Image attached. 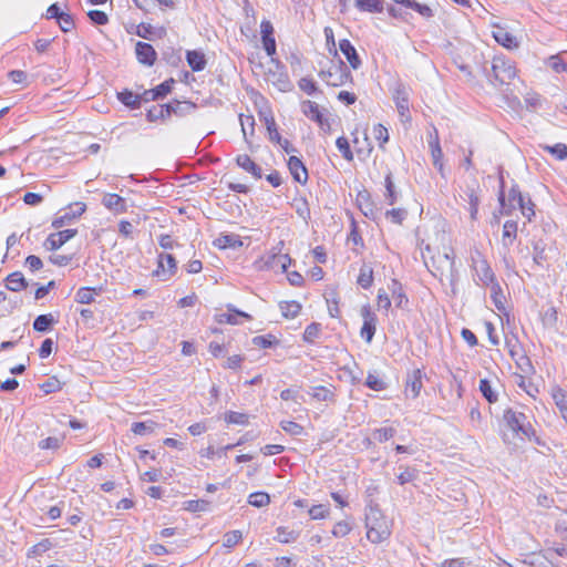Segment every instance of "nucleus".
<instances>
[{
    "instance_id": "nucleus-31",
    "label": "nucleus",
    "mask_w": 567,
    "mask_h": 567,
    "mask_svg": "<svg viewBox=\"0 0 567 567\" xmlns=\"http://www.w3.org/2000/svg\"><path fill=\"white\" fill-rule=\"evenodd\" d=\"M550 393L560 414L567 411V392L559 386H554Z\"/></svg>"
},
{
    "instance_id": "nucleus-62",
    "label": "nucleus",
    "mask_w": 567,
    "mask_h": 567,
    "mask_svg": "<svg viewBox=\"0 0 567 567\" xmlns=\"http://www.w3.org/2000/svg\"><path fill=\"white\" fill-rule=\"evenodd\" d=\"M89 18L95 23V24H99V25H104L107 23L109 21V18L106 16L105 12L103 11H100V10H91L89 13H87Z\"/></svg>"
},
{
    "instance_id": "nucleus-63",
    "label": "nucleus",
    "mask_w": 567,
    "mask_h": 567,
    "mask_svg": "<svg viewBox=\"0 0 567 567\" xmlns=\"http://www.w3.org/2000/svg\"><path fill=\"white\" fill-rule=\"evenodd\" d=\"M337 147L342 153L343 157L348 161L352 159V153L350 151V146L348 140L344 137H339L336 142Z\"/></svg>"
},
{
    "instance_id": "nucleus-15",
    "label": "nucleus",
    "mask_w": 567,
    "mask_h": 567,
    "mask_svg": "<svg viewBox=\"0 0 567 567\" xmlns=\"http://www.w3.org/2000/svg\"><path fill=\"white\" fill-rule=\"evenodd\" d=\"M422 386V372L421 370L416 369L412 371V373H410L406 378L405 394L415 399L419 396Z\"/></svg>"
},
{
    "instance_id": "nucleus-60",
    "label": "nucleus",
    "mask_w": 567,
    "mask_h": 567,
    "mask_svg": "<svg viewBox=\"0 0 567 567\" xmlns=\"http://www.w3.org/2000/svg\"><path fill=\"white\" fill-rule=\"evenodd\" d=\"M386 217L394 224H401L406 216V212L401 208H394L386 212Z\"/></svg>"
},
{
    "instance_id": "nucleus-1",
    "label": "nucleus",
    "mask_w": 567,
    "mask_h": 567,
    "mask_svg": "<svg viewBox=\"0 0 567 567\" xmlns=\"http://www.w3.org/2000/svg\"><path fill=\"white\" fill-rule=\"evenodd\" d=\"M425 251L429 255L430 261L426 260L425 254H423V258L430 271L441 281H449L451 285H454L456 281L454 251L450 246L446 233L436 229L434 238L429 237L425 244Z\"/></svg>"
},
{
    "instance_id": "nucleus-53",
    "label": "nucleus",
    "mask_w": 567,
    "mask_h": 567,
    "mask_svg": "<svg viewBox=\"0 0 567 567\" xmlns=\"http://www.w3.org/2000/svg\"><path fill=\"white\" fill-rule=\"evenodd\" d=\"M368 388L374 391H381L385 388V383L374 373H369L365 380Z\"/></svg>"
},
{
    "instance_id": "nucleus-6",
    "label": "nucleus",
    "mask_w": 567,
    "mask_h": 567,
    "mask_svg": "<svg viewBox=\"0 0 567 567\" xmlns=\"http://www.w3.org/2000/svg\"><path fill=\"white\" fill-rule=\"evenodd\" d=\"M492 70L495 79L501 83H506L516 75L515 66L502 58L494 59Z\"/></svg>"
},
{
    "instance_id": "nucleus-55",
    "label": "nucleus",
    "mask_w": 567,
    "mask_h": 567,
    "mask_svg": "<svg viewBox=\"0 0 567 567\" xmlns=\"http://www.w3.org/2000/svg\"><path fill=\"white\" fill-rule=\"evenodd\" d=\"M281 427L285 432L295 436L301 435L303 432V427L300 424L292 421H282Z\"/></svg>"
},
{
    "instance_id": "nucleus-14",
    "label": "nucleus",
    "mask_w": 567,
    "mask_h": 567,
    "mask_svg": "<svg viewBox=\"0 0 567 567\" xmlns=\"http://www.w3.org/2000/svg\"><path fill=\"white\" fill-rule=\"evenodd\" d=\"M137 60L145 65H153L156 60V52L154 48L146 43L138 41L135 47Z\"/></svg>"
},
{
    "instance_id": "nucleus-16",
    "label": "nucleus",
    "mask_w": 567,
    "mask_h": 567,
    "mask_svg": "<svg viewBox=\"0 0 567 567\" xmlns=\"http://www.w3.org/2000/svg\"><path fill=\"white\" fill-rule=\"evenodd\" d=\"M102 204L114 214H122L127 210L125 199L117 194H105L102 198Z\"/></svg>"
},
{
    "instance_id": "nucleus-10",
    "label": "nucleus",
    "mask_w": 567,
    "mask_h": 567,
    "mask_svg": "<svg viewBox=\"0 0 567 567\" xmlns=\"http://www.w3.org/2000/svg\"><path fill=\"white\" fill-rule=\"evenodd\" d=\"M361 316L363 318V326L360 334L368 343H370L375 333L377 317L367 306L361 309Z\"/></svg>"
},
{
    "instance_id": "nucleus-30",
    "label": "nucleus",
    "mask_w": 567,
    "mask_h": 567,
    "mask_svg": "<svg viewBox=\"0 0 567 567\" xmlns=\"http://www.w3.org/2000/svg\"><path fill=\"white\" fill-rule=\"evenodd\" d=\"M354 4L360 11H367V12H382L383 11L382 0H354Z\"/></svg>"
},
{
    "instance_id": "nucleus-34",
    "label": "nucleus",
    "mask_w": 567,
    "mask_h": 567,
    "mask_svg": "<svg viewBox=\"0 0 567 567\" xmlns=\"http://www.w3.org/2000/svg\"><path fill=\"white\" fill-rule=\"evenodd\" d=\"M516 384L524 390L529 396L535 398L538 393L537 386H535L528 379H526L523 374H516L515 377Z\"/></svg>"
},
{
    "instance_id": "nucleus-64",
    "label": "nucleus",
    "mask_w": 567,
    "mask_h": 567,
    "mask_svg": "<svg viewBox=\"0 0 567 567\" xmlns=\"http://www.w3.org/2000/svg\"><path fill=\"white\" fill-rule=\"evenodd\" d=\"M332 392L324 386H317L312 392V396L319 401H328L332 398Z\"/></svg>"
},
{
    "instance_id": "nucleus-11",
    "label": "nucleus",
    "mask_w": 567,
    "mask_h": 567,
    "mask_svg": "<svg viewBox=\"0 0 567 567\" xmlns=\"http://www.w3.org/2000/svg\"><path fill=\"white\" fill-rule=\"evenodd\" d=\"M76 235V229H65L54 234H51L47 240L44 246L49 250H56L61 246H63L66 241L73 238Z\"/></svg>"
},
{
    "instance_id": "nucleus-19",
    "label": "nucleus",
    "mask_w": 567,
    "mask_h": 567,
    "mask_svg": "<svg viewBox=\"0 0 567 567\" xmlns=\"http://www.w3.org/2000/svg\"><path fill=\"white\" fill-rule=\"evenodd\" d=\"M474 270L483 285L489 286L495 282L494 274L486 260L482 259L476 261Z\"/></svg>"
},
{
    "instance_id": "nucleus-58",
    "label": "nucleus",
    "mask_w": 567,
    "mask_h": 567,
    "mask_svg": "<svg viewBox=\"0 0 567 567\" xmlns=\"http://www.w3.org/2000/svg\"><path fill=\"white\" fill-rule=\"evenodd\" d=\"M58 23L63 32H69L74 27L72 17L66 12H62V14L59 16Z\"/></svg>"
},
{
    "instance_id": "nucleus-47",
    "label": "nucleus",
    "mask_w": 567,
    "mask_h": 567,
    "mask_svg": "<svg viewBox=\"0 0 567 567\" xmlns=\"http://www.w3.org/2000/svg\"><path fill=\"white\" fill-rule=\"evenodd\" d=\"M390 289L392 292V299L396 302V306L401 307L403 302H408V299L405 295L402 292V289L396 280H392Z\"/></svg>"
},
{
    "instance_id": "nucleus-59",
    "label": "nucleus",
    "mask_w": 567,
    "mask_h": 567,
    "mask_svg": "<svg viewBox=\"0 0 567 567\" xmlns=\"http://www.w3.org/2000/svg\"><path fill=\"white\" fill-rule=\"evenodd\" d=\"M373 135H374V138L380 142L381 146H382V144H384L389 141V132H388L386 127H384L381 124H378L373 127Z\"/></svg>"
},
{
    "instance_id": "nucleus-24",
    "label": "nucleus",
    "mask_w": 567,
    "mask_h": 567,
    "mask_svg": "<svg viewBox=\"0 0 567 567\" xmlns=\"http://www.w3.org/2000/svg\"><path fill=\"white\" fill-rule=\"evenodd\" d=\"M493 35L494 39L505 48L512 49L517 47L516 38L504 28H497L493 32Z\"/></svg>"
},
{
    "instance_id": "nucleus-40",
    "label": "nucleus",
    "mask_w": 567,
    "mask_h": 567,
    "mask_svg": "<svg viewBox=\"0 0 567 567\" xmlns=\"http://www.w3.org/2000/svg\"><path fill=\"white\" fill-rule=\"evenodd\" d=\"M480 391L489 403H494L497 401V394L494 392L488 380L483 379L480 381Z\"/></svg>"
},
{
    "instance_id": "nucleus-33",
    "label": "nucleus",
    "mask_w": 567,
    "mask_h": 567,
    "mask_svg": "<svg viewBox=\"0 0 567 567\" xmlns=\"http://www.w3.org/2000/svg\"><path fill=\"white\" fill-rule=\"evenodd\" d=\"M299 537V532L295 529H289L288 527H278L277 536L275 539L282 544H288L295 542Z\"/></svg>"
},
{
    "instance_id": "nucleus-61",
    "label": "nucleus",
    "mask_w": 567,
    "mask_h": 567,
    "mask_svg": "<svg viewBox=\"0 0 567 567\" xmlns=\"http://www.w3.org/2000/svg\"><path fill=\"white\" fill-rule=\"evenodd\" d=\"M174 81L171 80V81H165L163 82L162 84H159L155 90V94L152 93V97L153 99H159V97H164L166 94H168L172 90V85H173Z\"/></svg>"
},
{
    "instance_id": "nucleus-21",
    "label": "nucleus",
    "mask_w": 567,
    "mask_h": 567,
    "mask_svg": "<svg viewBox=\"0 0 567 567\" xmlns=\"http://www.w3.org/2000/svg\"><path fill=\"white\" fill-rule=\"evenodd\" d=\"M236 162L239 167H241L247 173H250L256 179L261 178V168L248 155H238Z\"/></svg>"
},
{
    "instance_id": "nucleus-49",
    "label": "nucleus",
    "mask_w": 567,
    "mask_h": 567,
    "mask_svg": "<svg viewBox=\"0 0 567 567\" xmlns=\"http://www.w3.org/2000/svg\"><path fill=\"white\" fill-rule=\"evenodd\" d=\"M226 422L231 424L245 425L248 423V415L240 412H228L225 416Z\"/></svg>"
},
{
    "instance_id": "nucleus-25",
    "label": "nucleus",
    "mask_w": 567,
    "mask_h": 567,
    "mask_svg": "<svg viewBox=\"0 0 567 567\" xmlns=\"http://www.w3.org/2000/svg\"><path fill=\"white\" fill-rule=\"evenodd\" d=\"M517 223L515 220H506L503 226L502 244L505 247L511 246L516 239Z\"/></svg>"
},
{
    "instance_id": "nucleus-20",
    "label": "nucleus",
    "mask_w": 567,
    "mask_h": 567,
    "mask_svg": "<svg viewBox=\"0 0 567 567\" xmlns=\"http://www.w3.org/2000/svg\"><path fill=\"white\" fill-rule=\"evenodd\" d=\"M340 51L344 54L352 69L357 70L361 65V60L357 53L355 48L349 40H341L339 43Z\"/></svg>"
},
{
    "instance_id": "nucleus-27",
    "label": "nucleus",
    "mask_w": 567,
    "mask_h": 567,
    "mask_svg": "<svg viewBox=\"0 0 567 567\" xmlns=\"http://www.w3.org/2000/svg\"><path fill=\"white\" fill-rule=\"evenodd\" d=\"M187 62L193 71H202L206 65V59L204 53L199 51H188L187 52Z\"/></svg>"
},
{
    "instance_id": "nucleus-50",
    "label": "nucleus",
    "mask_w": 567,
    "mask_h": 567,
    "mask_svg": "<svg viewBox=\"0 0 567 567\" xmlns=\"http://www.w3.org/2000/svg\"><path fill=\"white\" fill-rule=\"evenodd\" d=\"M395 430L393 427H381L373 432L374 440L385 442L394 436Z\"/></svg>"
},
{
    "instance_id": "nucleus-3",
    "label": "nucleus",
    "mask_w": 567,
    "mask_h": 567,
    "mask_svg": "<svg viewBox=\"0 0 567 567\" xmlns=\"http://www.w3.org/2000/svg\"><path fill=\"white\" fill-rule=\"evenodd\" d=\"M503 421L508 430L523 437H530L532 426L527 416L516 410L507 409L504 411Z\"/></svg>"
},
{
    "instance_id": "nucleus-37",
    "label": "nucleus",
    "mask_w": 567,
    "mask_h": 567,
    "mask_svg": "<svg viewBox=\"0 0 567 567\" xmlns=\"http://www.w3.org/2000/svg\"><path fill=\"white\" fill-rule=\"evenodd\" d=\"M156 427V423L154 421H146V422H136L132 425L133 433L137 435H145L153 433Z\"/></svg>"
},
{
    "instance_id": "nucleus-9",
    "label": "nucleus",
    "mask_w": 567,
    "mask_h": 567,
    "mask_svg": "<svg viewBox=\"0 0 567 567\" xmlns=\"http://www.w3.org/2000/svg\"><path fill=\"white\" fill-rule=\"evenodd\" d=\"M302 113L310 120L316 121L323 131H328L330 125L324 115L319 110V105L312 101H305L301 104Z\"/></svg>"
},
{
    "instance_id": "nucleus-48",
    "label": "nucleus",
    "mask_w": 567,
    "mask_h": 567,
    "mask_svg": "<svg viewBox=\"0 0 567 567\" xmlns=\"http://www.w3.org/2000/svg\"><path fill=\"white\" fill-rule=\"evenodd\" d=\"M516 365L519 369V371L524 374L532 373L534 371V368L532 365V362L529 358L525 354H519L517 359H515Z\"/></svg>"
},
{
    "instance_id": "nucleus-12",
    "label": "nucleus",
    "mask_w": 567,
    "mask_h": 567,
    "mask_svg": "<svg viewBox=\"0 0 567 567\" xmlns=\"http://www.w3.org/2000/svg\"><path fill=\"white\" fill-rule=\"evenodd\" d=\"M509 197L518 203L522 215L526 217L528 221H532L535 216V205L532 199L515 189L511 190Z\"/></svg>"
},
{
    "instance_id": "nucleus-4",
    "label": "nucleus",
    "mask_w": 567,
    "mask_h": 567,
    "mask_svg": "<svg viewBox=\"0 0 567 567\" xmlns=\"http://www.w3.org/2000/svg\"><path fill=\"white\" fill-rule=\"evenodd\" d=\"M319 76L331 86H341L351 79L350 72L341 60L331 61L326 70L319 72Z\"/></svg>"
},
{
    "instance_id": "nucleus-57",
    "label": "nucleus",
    "mask_w": 567,
    "mask_h": 567,
    "mask_svg": "<svg viewBox=\"0 0 567 567\" xmlns=\"http://www.w3.org/2000/svg\"><path fill=\"white\" fill-rule=\"evenodd\" d=\"M319 332H320L319 323L313 322V323L309 324L303 332L305 341L313 342V340L318 338Z\"/></svg>"
},
{
    "instance_id": "nucleus-7",
    "label": "nucleus",
    "mask_w": 567,
    "mask_h": 567,
    "mask_svg": "<svg viewBox=\"0 0 567 567\" xmlns=\"http://www.w3.org/2000/svg\"><path fill=\"white\" fill-rule=\"evenodd\" d=\"M176 260L171 254H159L154 275L162 280H168L176 272Z\"/></svg>"
},
{
    "instance_id": "nucleus-52",
    "label": "nucleus",
    "mask_w": 567,
    "mask_h": 567,
    "mask_svg": "<svg viewBox=\"0 0 567 567\" xmlns=\"http://www.w3.org/2000/svg\"><path fill=\"white\" fill-rule=\"evenodd\" d=\"M241 537L240 530L228 532L224 535V546L231 548L240 542Z\"/></svg>"
},
{
    "instance_id": "nucleus-45",
    "label": "nucleus",
    "mask_w": 567,
    "mask_h": 567,
    "mask_svg": "<svg viewBox=\"0 0 567 567\" xmlns=\"http://www.w3.org/2000/svg\"><path fill=\"white\" fill-rule=\"evenodd\" d=\"M265 124L272 142L281 143V136L277 131L276 122L272 116H265Z\"/></svg>"
},
{
    "instance_id": "nucleus-28",
    "label": "nucleus",
    "mask_w": 567,
    "mask_h": 567,
    "mask_svg": "<svg viewBox=\"0 0 567 567\" xmlns=\"http://www.w3.org/2000/svg\"><path fill=\"white\" fill-rule=\"evenodd\" d=\"M183 506L190 513H200L210 511L212 503L206 499H189L184 502Z\"/></svg>"
},
{
    "instance_id": "nucleus-26",
    "label": "nucleus",
    "mask_w": 567,
    "mask_h": 567,
    "mask_svg": "<svg viewBox=\"0 0 567 567\" xmlns=\"http://www.w3.org/2000/svg\"><path fill=\"white\" fill-rule=\"evenodd\" d=\"M357 282L360 287L363 289H368L373 284V268L368 265L363 264L360 268V274L358 276Z\"/></svg>"
},
{
    "instance_id": "nucleus-2",
    "label": "nucleus",
    "mask_w": 567,
    "mask_h": 567,
    "mask_svg": "<svg viewBox=\"0 0 567 567\" xmlns=\"http://www.w3.org/2000/svg\"><path fill=\"white\" fill-rule=\"evenodd\" d=\"M367 537L373 544L385 540L391 532L386 519L377 506L370 505L365 514Z\"/></svg>"
},
{
    "instance_id": "nucleus-42",
    "label": "nucleus",
    "mask_w": 567,
    "mask_h": 567,
    "mask_svg": "<svg viewBox=\"0 0 567 567\" xmlns=\"http://www.w3.org/2000/svg\"><path fill=\"white\" fill-rule=\"evenodd\" d=\"M95 295L94 289L83 287L78 290L75 300L80 303H91L94 300Z\"/></svg>"
},
{
    "instance_id": "nucleus-18",
    "label": "nucleus",
    "mask_w": 567,
    "mask_h": 567,
    "mask_svg": "<svg viewBox=\"0 0 567 567\" xmlns=\"http://www.w3.org/2000/svg\"><path fill=\"white\" fill-rule=\"evenodd\" d=\"M227 309V312L217 313L215 316V319L218 323L239 324V317L250 319V316L248 313L236 310L231 306H228Z\"/></svg>"
},
{
    "instance_id": "nucleus-32",
    "label": "nucleus",
    "mask_w": 567,
    "mask_h": 567,
    "mask_svg": "<svg viewBox=\"0 0 567 567\" xmlns=\"http://www.w3.org/2000/svg\"><path fill=\"white\" fill-rule=\"evenodd\" d=\"M25 286L27 282L21 272H13L7 277V288L11 291H20Z\"/></svg>"
},
{
    "instance_id": "nucleus-46",
    "label": "nucleus",
    "mask_w": 567,
    "mask_h": 567,
    "mask_svg": "<svg viewBox=\"0 0 567 567\" xmlns=\"http://www.w3.org/2000/svg\"><path fill=\"white\" fill-rule=\"evenodd\" d=\"M40 388L45 394H50L60 391L62 384L58 378L51 377L44 383H42Z\"/></svg>"
},
{
    "instance_id": "nucleus-13",
    "label": "nucleus",
    "mask_w": 567,
    "mask_h": 567,
    "mask_svg": "<svg viewBox=\"0 0 567 567\" xmlns=\"http://www.w3.org/2000/svg\"><path fill=\"white\" fill-rule=\"evenodd\" d=\"M393 99L401 117L409 116V90L403 84H399L393 93Z\"/></svg>"
},
{
    "instance_id": "nucleus-22",
    "label": "nucleus",
    "mask_w": 567,
    "mask_h": 567,
    "mask_svg": "<svg viewBox=\"0 0 567 567\" xmlns=\"http://www.w3.org/2000/svg\"><path fill=\"white\" fill-rule=\"evenodd\" d=\"M214 245L220 249H227V248L235 249V248L241 247L243 241L240 240L238 235L223 234L215 239Z\"/></svg>"
},
{
    "instance_id": "nucleus-36",
    "label": "nucleus",
    "mask_w": 567,
    "mask_h": 567,
    "mask_svg": "<svg viewBox=\"0 0 567 567\" xmlns=\"http://www.w3.org/2000/svg\"><path fill=\"white\" fill-rule=\"evenodd\" d=\"M270 502V497L265 492H255L251 493L248 497V503L255 507H264L267 506Z\"/></svg>"
},
{
    "instance_id": "nucleus-35",
    "label": "nucleus",
    "mask_w": 567,
    "mask_h": 567,
    "mask_svg": "<svg viewBox=\"0 0 567 567\" xmlns=\"http://www.w3.org/2000/svg\"><path fill=\"white\" fill-rule=\"evenodd\" d=\"M489 287H491V292H492L491 297H492V300H493L495 307L498 310H504L505 309V297L502 293L499 285L497 282H494V284L489 285Z\"/></svg>"
},
{
    "instance_id": "nucleus-38",
    "label": "nucleus",
    "mask_w": 567,
    "mask_h": 567,
    "mask_svg": "<svg viewBox=\"0 0 567 567\" xmlns=\"http://www.w3.org/2000/svg\"><path fill=\"white\" fill-rule=\"evenodd\" d=\"M54 322L52 315H41L33 321V329L40 332H44Z\"/></svg>"
},
{
    "instance_id": "nucleus-23",
    "label": "nucleus",
    "mask_w": 567,
    "mask_h": 567,
    "mask_svg": "<svg viewBox=\"0 0 567 567\" xmlns=\"http://www.w3.org/2000/svg\"><path fill=\"white\" fill-rule=\"evenodd\" d=\"M430 147H431V155L433 165L437 168L440 174L444 177V166H443V152L440 146L437 136H435L433 140L430 141Z\"/></svg>"
},
{
    "instance_id": "nucleus-41",
    "label": "nucleus",
    "mask_w": 567,
    "mask_h": 567,
    "mask_svg": "<svg viewBox=\"0 0 567 567\" xmlns=\"http://www.w3.org/2000/svg\"><path fill=\"white\" fill-rule=\"evenodd\" d=\"M480 202L481 200L476 192L471 189L468 193V210L472 220L477 218Z\"/></svg>"
},
{
    "instance_id": "nucleus-43",
    "label": "nucleus",
    "mask_w": 567,
    "mask_h": 567,
    "mask_svg": "<svg viewBox=\"0 0 567 567\" xmlns=\"http://www.w3.org/2000/svg\"><path fill=\"white\" fill-rule=\"evenodd\" d=\"M544 148L559 161L567 157V145L564 143H557L553 146L546 145Z\"/></svg>"
},
{
    "instance_id": "nucleus-8",
    "label": "nucleus",
    "mask_w": 567,
    "mask_h": 567,
    "mask_svg": "<svg viewBox=\"0 0 567 567\" xmlns=\"http://www.w3.org/2000/svg\"><path fill=\"white\" fill-rule=\"evenodd\" d=\"M85 210H86V205L84 203L78 202V203L71 204L68 207V209H65L63 212L62 215H60L52 221V226L54 228H61V227L68 225L71 220L80 217Z\"/></svg>"
},
{
    "instance_id": "nucleus-54",
    "label": "nucleus",
    "mask_w": 567,
    "mask_h": 567,
    "mask_svg": "<svg viewBox=\"0 0 567 567\" xmlns=\"http://www.w3.org/2000/svg\"><path fill=\"white\" fill-rule=\"evenodd\" d=\"M385 197L388 199L389 205H393L396 202V193L394 190V184L392 182L391 174L385 176Z\"/></svg>"
},
{
    "instance_id": "nucleus-5",
    "label": "nucleus",
    "mask_w": 567,
    "mask_h": 567,
    "mask_svg": "<svg viewBox=\"0 0 567 567\" xmlns=\"http://www.w3.org/2000/svg\"><path fill=\"white\" fill-rule=\"evenodd\" d=\"M284 243L280 241L274 250L269 254L262 256L257 262L256 266L258 269H271V270H280L285 272L290 264V258L287 254H281V247Z\"/></svg>"
},
{
    "instance_id": "nucleus-51",
    "label": "nucleus",
    "mask_w": 567,
    "mask_h": 567,
    "mask_svg": "<svg viewBox=\"0 0 567 567\" xmlns=\"http://www.w3.org/2000/svg\"><path fill=\"white\" fill-rule=\"evenodd\" d=\"M329 514V507L323 504L313 505L309 509V515L312 519H322L326 518Z\"/></svg>"
},
{
    "instance_id": "nucleus-44",
    "label": "nucleus",
    "mask_w": 567,
    "mask_h": 567,
    "mask_svg": "<svg viewBox=\"0 0 567 567\" xmlns=\"http://www.w3.org/2000/svg\"><path fill=\"white\" fill-rule=\"evenodd\" d=\"M239 120H240V125H241V131H243L244 137H245V140H247L248 134H250V135L254 134L255 120L251 115H244V114L240 115Z\"/></svg>"
},
{
    "instance_id": "nucleus-17",
    "label": "nucleus",
    "mask_w": 567,
    "mask_h": 567,
    "mask_svg": "<svg viewBox=\"0 0 567 567\" xmlns=\"http://www.w3.org/2000/svg\"><path fill=\"white\" fill-rule=\"evenodd\" d=\"M288 167L293 179L300 184H305L308 179L307 168L297 156H290L288 159Z\"/></svg>"
},
{
    "instance_id": "nucleus-29",
    "label": "nucleus",
    "mask_w": 567,
    "mask_h": 567,
    "mask_svg": "<svg viewBox=\"0 0 567 567\" xmlns=\"http://www.w3.org/2000/svg\"><path fill=\"white\" fill-rule=\"evenodd\" d=\"M279 308L285 318L293 319L299 315V312L301 310V305L293 300L292 301H281L279 303Z\"/></svg>"
},
{
    "instance_id": "nucleus-39",
    "label": "nucleus",
    "mask_w": 567,
    "mask_h": 567,
    "mask_svg": "<svg viewBox=\"0 0 567 567\" xmlns=\"http://www.w3.org/2000/svg\"><path fill=\"white\" fill-rule=\"evenodd\" d=\"M118 100L126 106L131 109H136L140 106V96L133 94L130 91H124L118 93Z\"/></svg>"
},
{
    "instance_id": "nucleus-56",
    "label": "nucleus",
    "mask_w": 567,
    "mask_h": 567,
    "mask_svg": "<svg viewBox=\"0 0 567 567\" xmlns=\"http://www.w3.org/2000/svg\"><path fill=\"white\" fill-rule=\"evenodd\" d=\"M417 476V471L414 468L405 467L399 475L398 481L401 485L412 482Z\"/></svg>"
}]
</instances>
